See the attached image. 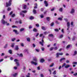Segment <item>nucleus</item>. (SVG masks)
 <instances>
[{
	"mask_svg": "<svg viewBox=\"0 0 77 77\" xmlns=\"http://www.w3.org/2000/svg\"><path fill=\"white\" fill-rule=\"evenodd\" d=\"M59 38H63V35H61L60 36Z\"/></svg>",
	"mask_w": 77,
	"mask_h": 77,
	"instance_id": "obj_49",
	"label": "nucleus"
},
{
	"mask_svg": "<svg viewBox=\"0 0 77 77\" xmlns=\"http://www.w3.org/2000/svg\"><path fill=\"white\" fill-rule=\"evenodd\" d=\"M75 12V10L74 9H72L71 11L70 12V14H73Z\"/></svg>",
	"mask_w": 77,
	"mask_h": 77,
	"instance_id": "obj_8",
	"label": "nucleus"
},
{
	"mask_svg": "<svg viewBox=\"0 0 77 77\" xmlns=\"http://www.w3.org/2000/svg\"><path fill=\"white\" fill-rule=\"evenodd\" d=\"M23 52L27 53V54H29V51H28V49H25L24 50Z\"/></svg>",
	"mask_w": 77,
	"mask_h": 77,
	"instance_id": "obj_9",
	"label": "nucleus"
},
{
	"mask_svg": "<svg viewBox=\"0 0 77 77\" xmlns=\"http://www.w3.org/2000/svg\"><path fill=\"white\" fill-rule=\"evenodd\" d=\"M11 9V8L10 7H8L7 9V11H9Z\"/></svg>",
	"mask_w": 77,
	"mask_h": 77,
	"instance_id": "obj_43",
	"label": "nucleus"
},
{
	"mask_svg": "<svg viewBox=\"0 0 77 77\" xmlns=\"http://www.w3.org/2000/svg\"><path fill=\"white\" fill-rule=\"evenodd\" d=\"M26 77H30V73H28V75H26Z\"/></svg>",
	"mask_w": 77,
	"mask_h": 77,
	"instance_id": "obj_44",
	"label": "nucleus"
},
{
	"mask_svg": "<svg viewBox=\"0 0 77 77\" xmlns=\"http://www.w3.org/2000/svg\"><path fill=\"white\" fill-rule=\"evenodd\" d=\"M53 74L54 75H55V74H56V71H54L53 73Z\"/></svg>",
	"mask_w": 77,
	"mask_h": 77,
	"instance_id": "obj_37",
	"label": "nucleus"
},
{
	"mask_svg": "<svg viewBox=\"0 0 77 77\" xmlns=\"http://www.w3.org/2000/svg\"><path fill=\"white\" fill-rule=\"evenodd\" d=\"M19 49V48H18V45H16L15 48V50H18Z\"/></svg>",
	"mask_w": 77,
	"mask_h": 77,
	"instance_id": "obj_11",
	"label": "nucleus"
},
{
	"mask_svg": "<svg viewBox=\"0 0 77 77\" xmlns=\"http://www.w3.org/2000/svg\"><path fill=\"white\" fill-rule=\"evenodd\" d=\"M4 60V59H2L0 60V63L1 62H3V61Z\"/></svg>",
	"mask_w": 77,
	"mask_h": 77,
	"instance_id": "obj_52",
	"label": "nucleus"
},
{
	"mask_svg": "<svg viewBox=\"0 0 77 77\" xmlns=\"http://www.w3.org/2000/svg\"><path fill=\"white\" fill-rule=\"evenodd\" d=\"M20 15H22L23 17H25V16L24 15V14H23L22 13H20Z\"/></svg>",
	"mask_w": 77,
	"mask_h": 77,
	"instance_id": "obj_18",
	"label": "nucleus"
},
{
	"mask_svg": "<svg viewBox=\"0 0 77 77\" xmlns=\"http://www.w3.org/2000/svg\"><path fill=\"white\" fill-rule=\"evenodd\" d=\"M54 10V8H53L51 10V11H53Z\"/></svg>",
	"mask_w": 77,
	"mask_h": 77,
	"instance_id": "obj_63",
	"label": "nucleus"
},
{
	"mask_svg": "<svg viewBox=\"0 0 77 77\" xmlns=\"http://www.w3.org/2000/svg\"><path fill=\"white\" fill-rule=\"evenodd\" d=\"M59 11L60 12H62V11H63V8H60L59 9Z\"/></svg>",
	"mask_w": 77,
	"mask_h": 77,
	"instance_id": "obj_35",
	"label": "nucleus"
},
{
	"mask_svg": "<svg viewBox=\"0 0 77 77\" xmlns=\"http://www.w3.org/2000/svg\"><path fill=\"white\" fill-rule=\"evenodd\" d=\"M33 31L35 32H38V30H37L36 28H34L33 29Z\"/></svg>",
	"mask_w": 77,
	"mask_h": 77,
	"instance_id": "obj_20",
	"label": "nucleus"
},
{
	"mask_svg": "<svg viewBox=\"0 0 77 77\" xmlns=\"http://www.w3.org/2000/svg\"><path fill=\"white\" fill-rule=\"evenodd\" d=\"M73 75L74 76H77V73H75L74 74H73Z\"/></svg>",
	"mask_w": 77,
	"mask_h": 77,
	"instance_id": "obj_56",
	"label": "nucleus"
},
{
	"mask_svg": "<svg viewBox=\"0 0 77 77\" xmlns=\"http://www.w3.org/2000/svg\"><path fill=\"white\" fill-rule=\"evenodd\" d=\"M26 5H24L23 6V9H26Z\"/></svg>",
	"mask_w": 77,
	"mask_h": 77,
	"instance_id": "obj_50",
	"label": "nucleus"
},
{
	"mask_svg": "<svg viewBox=\"0 0 77 77\" xmlns=\"http://www.w3.org/2000/svg\"><path fill=\"white\" fill-rule=\"evenodd\" d=\"M17 75H18V73H15L14 74H13V76H14V77H16V76H17Z\"/></svg>",
	"mask_w": 77,
	"mask_h": 77,
	"instance_id": "obj_21",
	"label": "nucleus"
},
{
	"mask_svg": "<svg viewBox=\"0 0 77 77\" xmlns=\"http://www.w3.org/2000/svg\"><path fill=\"white\" fill-rule=\"evenodd\" d=\"M27 11H22V12H23V13H27Z\"/></svg>",
	"mask_w": 77,
	"mask_h": 77,
	"instance_id": "obj_34",
	"label": "nucleus"
},
{
	"mask_svg": "<svg viewBox=\"0 0 77 77\" xmlns=\"http://www.w3.org/2000/svg\"><path fill=\"white\" fill-rule=\"evenodd\" d=\"M14 32H15V33L16 34V35H18V34H19V32L17 31V30L16 29H14L13 30Z\"/></svg>",
	"mask_w": 77,
	"mask_h": 77,
	"instance_id": "obj_7",
	"label": "nucleus"
},
{
	"mask_svg": "<svg viewBox=\"0 0 77 77\" xmlns=\"http://www.w3.org/2000/svg\"><path fill=\"white\" fill-rule=\"evenodd\" d=\"M12 28H17V27H18L17 26H12Z\"/></svg>",
	"mask_w": 77,
	"mask_h": 77,
	"instance_id": "obj_42",
	"label": "nucleus"
},
{
	"mask_svg": "<svg viewBox=\"0 0 77 77\" xmlns=\"http://www.w3.org/2000/svg\"><path fill=\"white\" fill-rule=\"evenodd\" d=\"M44 36H43L42 39V42H40V44L41 45H42V46H43L44 45L43 44V43L44 42Z\"/></svg>",
	"mask_w": 77,
	"mask_h": 77,
	"instance_id": "obj_3",
	"label": "nucleus"
},
{
	"mask_svg": "<svg viewBox=\"0 0 77 77\" xmlns=\"http://www.w3.org/2000/svg\"><path fill=\"white\" fill-rule=\"evenodd\" d=\"M15 43H13L11 44V47L12 48H14V45H15Z\"/></svg>",
	"mask_w": 77,
	"mask_h": 77,
	"instance_id": "obj_17",
	"label": "nucleus"
},
{
	"mask_svg": "<svg viewBox=\"0 0 77 77\" xmlns=\"http://www.w3.org/2000/svg\"><path fill=\"white\" fill-rule=\"evenodd\" d=\"M31 64H34V65H38V63L36 62H35L34 61H32L31 62Z\"/></svg>",
	"mask_w": 77,
	"mask_h": 77,
	"instance_id": "obj_6",
	"label": "nucleus"
},
{
	"mask_svg": "<svg viewBox=\"0 0 77 77\" xmlns=\"http://www.w3.org/2000/svg\"><path fill=\"white\" fill-rule=\"evenodd\" d=\"M21 45L22 46V47H24V44L23 43H21Z\"/></svg>",
	"mask_w": 77,
	"mask_h": 77,
	"instance_id": "obj_48",
	"label": "nucleus"
},
{
	"mask_svg": "<svg viewBox=\"0 0 77 77\" xmlns=\"http://www.w3.org/2000/svg\"><path fill=\"white\" fill-rule=\"evenodd\" d=\"M36 26V27H39V24H37L35 25Z\"/></svg>",
	"mask_w": 77,
	"mask_h": 77,
	"instance_id": "obj_59",
	"label": "nucleus"
},
{
	"mask_svg": "<svg viewBox=\"0 0 77 77\" xmlns=\"http://www.w3.org/2000/svg\"><path fill=\"white\" fill-rule=\"evenodd\" d=\"M71 45H68L66 47V49H68V48H70V46Z\"/></svg>",
	"mask_w": 77,
	"mask_h": 77,
	"instance_id": "obj_16",
	"label": "nucleus"
},
{
	"mask_svg": "<svg viewBox=\"0 0 77 77\" xmlns=\"http://www.w3.org/2000/svg\"><path fill=\"white\" fill-rule=\"evenodd\" d=\"M63 19L61 17H59L58 18V20H60V21H62Z\"/></svg>",
	"mask_w": 77,
	"mask_h": 77,
	"instance_id": "obj_24",
	"label": "nucleus"
},
{
	"mask_svg": "<svg viewBox=\"0 0 77 77\" xmlns=\"http://www.w3.org/2000/svg\"><path fill=\"white\" fill-rule=\"evenodd\" d=\"M27 41L28 42H30V38L29 37H28L26 38Z\"/></svg>",
	"mask_w": 77,
	"mask_h": 77,
	"instance_id": "obj_14",
	"label": "nucleus"
},
{
	"mask_svg": "<svg viewBox=\"0 0 77 77\" xmlns=\"http://www.w3.org/2000/svg\"><path fill=\"white\" fill-rule=\"evenodd\" d=\"M46 18L48 21H49L50 20V17H48Z\"/></svg>",
	"mask_w": 77,
	"mask_h": 77,
	"instance_id": "obj_22",
	"label": "nucleus"
},
{
	"mask_svg": "<svg viewBox=\"0 0 77 77\" xmlns=\"http://www.w3.org/2000/svg\"><path fill=\"white\" fill-rule=\"evenodd\" d=\"M46 7H47L48 6V3H47V2L46 1H44Z\"/></svg>",
	"mask_w": 77,
	"mask_h": 77,
	"instance_id": "obj_10",
	"label": "nucleus"
},
{
	"mask_svg": "<svg viewBox=\"0 0 77 77\" xmlns=\"http://www.w3.org/2000/svg\"><path fill=\"white\" fill-rule=\"evenodd\" d=\"M63 53H57L56 54V57L58 58L60 56H62L63 55Z\"/></svg>",
	"mask_w": 77,
	"mask_h": 77,
	"instance_id": "obj_1",
	"label": "nucleus"
},
{
	"mask_svg": "<svg viewBox=\"0 0 77 77\" xmlns=\"http://www.w3.org/2000/svg\"><path fill=\"white\" fill-rule=\"evenodd\" d=\"M66 59L65 58H62L60 59V62H61L62 60H65Z\"/></svg>",
	"mask_w": 77,
	"mask_h": 77,
	"instance_id": "obj_23",
	"label": "nucleus"
},
{
	"mask_svg": "<svg viewBox=\"0 0 77 77\" xmlns=\"http://www.w3.org/2000/svg\"><path fill=\"white\" fill-rule=\"evenodd\" d=\"M30 19L31 20H33V19H34V17L33 16H31L30 17Z\"/></svg>",
	"mask_w": 77,
	"mask_h": 77,
	"instance_id": "obj_30",
	"label": "nucleus"
},
{
	"mask_svg": "<svg viewBox=\"0 0 77 77\" xmlns=\"http://www.w3.org/2000/svg\"><path fill=\"white\" fill-rule=\"evenodd\" d=\"M5 53H2V54L1 56H5Z\"/></svg>",
	"mask_w": 77,
	"mask_h": 77,
	"instance_id": "obj_55",
	"label": "nucleus"
},
{
	"mask_svg": "<svg viewBox=\"0 0 77 77\" xmlns=\"http://www.w3.org/2000/svg\"><path fill=\"white\" fill-rule=\"evenodd\" d=\"M40 75L41 77H44V75L43 74H41Z\"/></svg>",
	"mask_w": 77,
	"mask_h": 77,
	"instance_id": "obj_62",
	"label": "nucleus"
},
{
	"mask_svg": "<svg viewBox=\"0 0 77 77\" xmlns=\"http://www.w3.org/2000/svg\"><path fill=\"white\" fill-rule=\"evenodd\" d=\"M54 65V63H52L50 65V67H53V66Z\"/></svg>",
	"mask_w": 77,
	"mask_h": 77,
	"instance_id": "obj_31",
	"label": "nucleus"
},
{
	"mask_svg": "<svg viewBox=\"0 0 77 77\" xmlns=\"http://www.w3.org/2000/svg\"><path fill=\"white\" fill-rule=\"evenodd\" d=\"M54 31H55V32H59V29H54Z\"/></svg>",
	"mask_w": 77,
	"mask_h": 77,
	"instance_id": "obj_36",
	"label": "nucleus"
},
{
	"mask_svg": "<svg viewBox=\"0 0 77 77\" xmlns=\"http://www.w3.org/2000/svg\"><path fill=\"white\" fill-rule=\"evenodd\" d=\"M67 27H70V23L69 22H68L67 23Z\"/></svg>",
	"mask_w": 77,
	"mask_h": 77,
	"instance_id": "obj_12",
	"label": "nucleus"
},
{
	"mask_svg": "<svg viewBox=\"0 0 77 77\" xmlns=\"http://www.w3.org/2000/svg\"><path fill=\"white\" fill-rule=\"evenodd\" d=\"M24 28H22L20 29V32H22V31H24Z\"/></svg>",
	"mask_w": 77,
	"mask_h": 77,
	"instance_id": "obj_25",
	"label": "nucleus"
},
{
	"mask_svg": "<svg viewBox=\"0 0 77 77\" xmlns=\"http://www.w3.org/2000/svg\"><path fill=\"white\" fill-rule=\"evenodd\" d=\"M14 62H16L17 66H20V64H19V62H18V60L17 59H15L14 60Z\"/></svg>",
	"mask_w": 77,
	"mask_h": 77,
	"instance_id": "obj_5",
	"label": "nucleus"
},
{
	"mask_svg": "<svg viewBox=\"0 0 77 77\" xmlns=\"http://www.w3.org/2000/svg\"><path fill=\"white\" fill-rule=\"evenodd\" d=\"M70 66L69 65H66L65 66V68H68Z\"/></svg>",
	"mask_w": 77,
	"mask_h": 77,
	"instance_id": "obj_15",
	"label": "nucleus"
},
{
	"mask_svg": "<svg viewBox=\"0 0 77 77\" xmlns=\"http://www.w3.org/2000/svg\"><path fill=\"white\" fill-rule=\"evenodd\" d=\"M66 66V63H63V64L62 65V67L63 68V67H64V66Z\"/></svg>",
	"mask_w": 77,
	"mask_h": 77,
	"instance_id": "obj_29",
	"label": "nucleus"
},
{
	"mask_svg": "<svg viewBox=\"0 0 77 77\" xmlns=\"http://www.w3.org/2000/svg\"><path fill=\"white\" fill-rule=\"evenodd\" d=\"M12 2V0H10L9 1L8 3V2L6 3V7H8V6H10L11 5V2Z\"/></svg>",
	"mask_w": 77,
	"mask_h": 77,
	"instance_id": "obj_2",
	"label": "nucleus"
},
{
	"mask_svg": "<svg viewBox=\"0 0 77 77\" xmlns=\"http://www.w3.org/2000/svg\"><path fill=\"white\" fill-rule=\"evenodd\" d=\"M15 39H16V38H12L11 39V41L12 42H14V41H15Z\"/></svg>",
	"mask_w": 77,
	"mask_h": 77,
	"instance_id": "obj_33",
	"label": "nucleus"
},
{
	"mask_svg": "<svg viewBox=\"0 0 77 77\" xmlns=\"http://www.w3.org/2000/svg\"><path fill=\"white\" fill-rule=\"evenodd\" d=\"M40 17L41 18H44V15H40Z\"/></svg>",
	"mask_w": 77,
	"mask_h": 77,
	"instance_id": "obj_54",
	"label": "nucleus"
},
{
	"mask_svg": "<svg viewBox=\"0 0 77 77\" xmlns=\"http://www.w3.org/2000/svg\"><path fill=\"white\" fill-rule=\"evenodd\" d=\"M33 12L34 13V14H36V10H35V9H34L33 10Z\"/></svg>",
	"mask_w": 77,
	"mask_h": 77,
	"instance_id": "obj_28",
	"label": "nucleus"
},
{
	"mask_svg": "<svg viewBox=\"0 0 77 77\" xmlns=\"http://www.w3.org/2000/svg\"><path fill=\"white\" fill-rule=\"evenodd\" d=\"M74 54L73 55V56H75V54H77V51H75L74 52Z\"/></svg>",
	"mask_w": 77,
	"mask_h": 77,
	"instance_id": "obj_40",
	"label": "nucleus"
},
{
	"mask_svg": "<svg viewBox=\"0 0 77 77\" xmlns=\"http://www.w3.org/2000/svg\"><path fill=\"white\" fill-rule=\"evenodd\" d=\"M70 25H71V26H73V22H71V23Z\"/></svg>",
	"mask_w": 77,
	"mask_h": 77,
	"instance_id": "obj_64",
	"label": "nucleus"
},
{
	"mask_svg": "<svg viewBox=\"0 0 77 77\" xmlns=\"http://www.w3.org/2000/svg\"><path fill=\"white\" fill-rule=\"evenodd\" d=\"M54 25V22H52L51 24V26H53V25Z\"/></svg>",
	"mask_w": 77,
	"mask_h": 77,
	"instance_id": "obj_45",
	"label": "nucleus"
},
{
	"mask_svg": "<svg viewBox=\"0 0 77 77\" xmlns=\"http://www.w3.org/2000/svg\"><path fill=\"white\" fill-rule=\"evenodd\" d=\"M8 52L10 53V54H12V50H9L8 51Z\"/></svg>",
	"mask_w": 77,
	"mask_h": 77,
	"instance_id": "obj_38",
	"label": "nucleus"
},
{
	"mask_svg": "<svg viewBox=\"0 0 77 77\" xmlns=\"http://www.w3.org/2000/svg\"><path fill=\"white\" fill-rule=\"evenodd\" d=\"M8 44H6L4 47V48H6L8 47Z\"/></svg>",
	"mask_w": 77,
	"mask_h": 77,
	"instance_id": "obj_27",
	"label": "nucleus"
},
{
	"mask_svg": "<svg viewBox=\"0 0 77 77\" xmlns=\"http://www.w3.org/2000/svg\"><path fill=\"white\" fill-rule=\"evenodd\" d=\"M15 14H12V15L11 17H15Z\"/></svg>",
	"mask_w": 77,
	"mask_h": 77,
	"instance_id": "obj_51",
	"label": "nucleus"
},
{
	"mask_svg": "<svg viewBox=\"0 0 77 77\" xmlns=\"http://www.w3.org/2000/svg\"><path fill=\"white\" fill-rule=\"evenodd\" d=\"M48 36L49 37H53V35L52 34H49Z\"/></svg>",
	"mask_w": 77,
	"mask_h": 77,
	"instance_id": "obj_32",
	"label": "nucleus"
},
{
	"mask_svg": "<svg viewBox=\"0 0 77 77\" xmlns=\"http://www.w3.org/2000/svg\"><path fill=\"white\" fill-rule=\"evenodd\" d=\"M33 60L35 61V62H38V59L36 58H35L33 59Z\"/></svg>",
	"mask_w": 77,
	"mask_h": 77,
	"instance_id": "obj_26",
	"label": "nucleus"
},
{
	"mask_svg": "<svg viewBox=\"0 0 77 77\" xmlns=\"http://www.w3.org/2000/svg\"><path fill=\"white\" fill-rule=\"evenodd\" d=\"M35 51H37V52H39V49H35Z\"/></svg>",
	"mask_w": 77,
	"mask_h": 77,
	"instance_id": "obj_53",
	"label": "nucleus"
},
{
	"mask_svg": "<svg viewBox=\"0 0 77 77\" xmlns=\"http://www.w3.org/2000/svg\"><path fill=\"white\" fill-rule=\"evenodd\" d=\"M72 64H75V65H77V62H74L72 63Z\"/></svg>",
	"mask_w": 77,
	"mask_h": 77,
	"instance_id": "obj_39",
	"label": "nucleus"
},
{
	"mask_svg": "<svg viewBox=\"0 0 77 77\" xmlns=\"http://www.w3.org/2000/svg\"><path fill=\"white\" fill-rule=\"evenodd\" d=\"M45 60H44V59L43 58H42L40 60V62L41 63H43V62H44Z\"/></svg>",
	"mask_w": 77,
	"mask_h": 77,
	"instance_id": "obj_13",
	"label": "nucleus"
},
{
	"mask_svg": "<svg viewBox=\"0 0 77 77\" xmlns=\"http://www.w3.org/2000/svg\"><path fill=\"white\" fill-rule=\"evenodd\" d=\"M45 49L44 48H41L42 50V51H44Z\"/></svg>",
	"mask_w": 77,
	"mask_h": 77,
	"instance_id": "obj_61",
	"label": "nucleus"
},
{
	"mask_svg": "<svg viewBox=\"0 0 77 77\" xmlns=\"http://www.w3.org/2000/svg\"><path fill=\"white\" fill-rule=\"evenodd\" d=\"M53 48H53V47H51V48L50 49H49V50L50 51H52L53 50Z\"/></svg>",
	"mask_w": 77,
	"mask_h": 77,
	"instance_id": "obj_41",
	"label": "nucleus"
},
{
	"mask_svg": "<svg viewBox=\"0 0 77 77\" xmlns=\"http://www.w3.org/2000/svg\"><path fill=\"white\" fill-rule=\"evenodd\" d=\"M42 28L43 30H45V27L44 26H42Z\"/></svg>",
	"mask_w": 77,
	"mask_h": 77,
	"instance_id": "obj_47",
	"label": "nucleus"
},
{
	"mask_svg": "<svg viewBox=\"0 0 77 77\" xmlns=\"http://www.w3.org/2000/svg\"><path fill=\"white\" fill-rule=\"evenodd\" d=\"M54 50H57L58 48L57 47H55L54 48Z\"/></svg>",
	"mask_w": 77,
	"mask_h": 77,
	"instance_id": "obj_46",
	"label": "nucleus"
},
{
	"mask_svg": "<svg viewBox=\"0 0 77 77\" xmlns=\"http://www.w3.org/2000/svg\"><path fill=\"white\" fill-rule=\"evenodd\" d=\"M66 63H69V60H67L66 61Z\"/></svg>",
	"mask_w": 77,
	"mask_h": 77,
	"instance_id": "obj_60",
	"label": "nucleus"
},
{
	"mask_svg": "<svg viewBox=\"0 0 77 77\" xmlns=\"http://www.w3.org/2000/svg\"><path fill=\"white\" fill-rule=\"evenodd\" d=\"M17 55L19 56V57H23V54H17Z\"/></svg>",
	"mask_w": 77,
	"mask_h": 77,
	"instance_id": "obj_19",
	"label": "nucleus"
},
{
	"mask_svg": "<svg viewBox=\"0 0 77 77\" xmlns=\"http://www.w3.org/2000/svg\"><path fill=\"white\" fill-rule=\"evenodd\" d=\"M1 23L2 24L5 25V24L8 23V21H5L3 19H2L1 20Z\"/></svg>",
	"mask_w": 77,
	"mask_h": 77,
	"instance_id": "obj_4",
	"label": "nucleus"
},
{
	"mask_svg": "<svg viewBox=\"0 0 77 77\" xmlns=\"http://www.w3.org/2000/svg\"><path fill=\"white\" fill-rule=\"evenodd\" d=\"M6 18V16H5V15H3V19H5V18Z\"/></svg>",
	"mask_w": 77,
	"mask_h": 77,
	"instance_id": "obj_57",
	"label": "nucleus"
},
{
	"mask_svg": "<svg viewBox=\"0 0 77 77\" xmlns=\"http://www.w3.org/2000/svg\"><path fill=\"white\" fill-rule=\"evenodd\" d=\"M64 20L66 21V22H68V19H64Z\"/></svg>",
	"mask_w": 77,
	"mask_h": 77,
	"instance_id": "obj_58",
	"label": "nucleus"
}]
</instances>
